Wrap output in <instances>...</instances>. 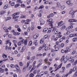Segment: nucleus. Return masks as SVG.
Instances as JSON below:
<instances>
[{
    "label": "nucleus",
    "instance_id": "f704fd0d",
    "mask_svg": "<svg viewBox=\"0 0 77 77\" xmlns=\"http://www.w3.org/2000/svg\"><path fill=\"white\" fill-rule=\"evenodd\" d=\"M42 72L44 74H47V72H47V71H46L45 72L43 71L42 72Z\"/></svg>",
    "mask_w": 77,
    "mask_h": 77
},
{
    "label": "nucleus",
    "instance_id": "052dcab7",
    "mask_svg": "<svg viewBox=\"0 0 77 77\" xmlns=\"http://www.w3.org/2000/svg\"><path fill=\"white\" fill-rule=\"evenodd\" d=\"M70 29L69 28V27H67V28H66V31H68V30H69Z\"/></svg>",
    "mask_w": 77,
    "mask_h": 77
},
{
    "label": "nucleus",
    "instance_id": "f3484780",
    "mask_svg": "<svg viewBox=\"0 0 77 77\" xmlns=\"http://www.w3.org/2000/svg\"><path fill=\"white\" fill-rule=\"evenodd\" d=\"M44 39H44V38H42L40 41V44H42V43H43V42H44Z\"/></svg>",
    "mask_w": 77,
    "mask_h": 77
},
{
    "label": "nucleus",
    "instance_id": "a19ab883",
    "mask_svg": "<svg viewBox=\"0 0 77 77\" xmlns=\"http://www.w3.org/2000/svg\"><path fill=\"white\" fill-rule=\"evenodd\" d=\"M34 75L33 73H31L29 75V77H33Z\"/></svg>",
    "mask_w": 77,
    "mask_h": 77
},
{
    "label": "nucleus",
    "instance_id": "423d86ee",
    "mask_svg": "<svg viewBox=\"0 0 77 77\" xmlns=\"http://www.w3.org/2000/svg\"><path fill=\"white\" fill-rule=\"evenodd\" d=\"M40 22V25H43L44 24V20L42 19H40L39 20Z\"/></svg>",
    "mask_w": 77,
    "mask_h": 77
},
{
    "label": "nucleus",
    "instance_id": "37998d69",
    "mask_svg": "<svg viewBox=\"0 0 77 77\" xmlns=\"http://www.w3.org/2000/svg\"><path fill=\"white\" fill-rule=\"evenodd\" d=\"M72 71H74L73 70V69H70V70L69 72L70 73V74H71V73H72Z\"/></svg>",
    "mask_w": 77,
    "mask_h": 77
},
{
    "label": "nucleus",
    "instance_id": "5fc2aeb1",
    "mask_svg": "<svg viewBox=\"0 0 77 77\" xmlns=\"http://www.w3.org/2000/svg\"><path fill=\"white\" fill-rule=\"evenodd\" d=\"M76 52L75 51H74L72 52V55H73V54H75Z\"/></svg>",
    "mask_w": 77,
    "mask_h": 77
},
{
    "label": "nucleus",
    "instance_id": "72a5a7b5",
    "mask_svg": "<svg viewBox=\"0 0 77 77\" xmlns=\"http://www.w3.org/2000/svg\"><path fill=\"white\" fill-rule=\"evenodd\" d=\"M15 66L14 64H11L10 65L11 68H15Z\"/></svg>",
    "mask_w": 77,
    "mask_h": 77
},
{
    "label": "nucleus",
    "instance_id": "c756f323",
    "mask_svg": "<svg viewBox=\"0 0 77 77\" xmlns=\"http://www.w3.org/2000/svg\"><path fill=\"white\" fill-rule=\"evenodd\" d=\"M8 7V5H5V6H4V9H6Z\"/></svg>",
    "mask_w": 77,
    "mask_h": 77
},
{
    "label": "nucleus",
    "instance_id": "4d7b16f0",
    "mask_svg": "<svg viewBox=\"0 0 77 77\" xmlns=\"http://www.w3.org/2000/svg\"><path fill=\"white\" fill-rule=\"evenodd\" d=\"M43 46H42L40 47L39 48V50H41V49H42V48H43Z\"/></svg>",
    "mask_w": 77,
    "mask_h": 77
},
{
    "label": "nucleus",
    "instance_id": "412c9836",
    "mask_svg": "<svg viewBox=\"0 0 77 77\" xmlns=\"http://www.w3.org/2000/svg\"><path fill=\"white\" fill-rule=\"evenodd\" d=\"M51 32V28H49L47 32V33H50Z\"/></svg>",
    "mask_w": 77,
    "mask_h": 77
},
{
    "label": "nucleus",
    "instance_id": "09e8293b",
    "mask_svg": "<svg viewBox=\"0 0 77 77\" xmlns=\"http://www.w3.org/2000/svg\"><path fill=\"white\" fill-rule=\"evenodd\" d=\"M64 60V57H63L61 59V62H62Z\"/></svg>",
    "mask_w": 77,
    "mask_h": 77
},
{
    "label": "nucleus",
    "instance_id": "ea45409f",
    "mask_svg": "<svg viewBox=\"0 0 77 77\" xmlns=\"http://www.w3.org/2000/svg\"><path fill=\"white\" fill-rule=\"evenodd\" d=\"M17 2L18 3H22V1H21V0H18L17 1Z\"/></svg>",
    "mask_w": 77,
    "mask_h": 77
},
{
    "label": "nucleus",
    "instance_id": "9b49d317",
    "mask_svg": "<svg viewBox=\"0 0 77 77\" xmlns=\"http://www.w3.org/2000/svg\"><path fill=\"white\" fill-rule=\"evenodd\" d=\"M62 23H63V21H61L60 23H58L57 24L58 26H57V27H59V26H60H60H62L61 24Z\"/></svg>",
    "mask_w": 77,
    "mask_h": 77
},
{
    "label": "nucleus",
    "instance_id": "b1692460",
    "mask_svg": "<svg viewBox=\"0 0 77 77\" xmlns=\"http://www.w3.org/2000/svg\"><path fill=\"white\" fill-rule=\"evenodd\" d=\"M23 42H24L23 43H24V45H27V39H26L25 41H24V40Z\"/></svg>",
    "mask_w": 77,
    "mask_h": 77
},
{
    "label": "nucleus",
    "instance_id": "f257e3e1",
    "mask_svg": "<svg viewBox=\"0 0 77 77\" xmlns=\"http://www.w3.org/2000/svg\"><path fill=\"white\" fill-rule=\"evenodd\" d=\"M48 23H49V25L50 26H51V28L52 29L53 32H54L55 30V29L54 27H53V19H48L47 20Z\"/></svg>",
    "mask_w": 77,
    "mask_h": 77
},
{
    "label": "nucleus",
    "instance_id": "aec40b11",
    "mask_svg": "<svg viewBox=\"0 0 77 77\" xmlns=\"http://www.w3.org/2000/svg\"><path fill=\"white\" fill-rule=\"evenodd\" d=\"M65 67H63L62 68V70H63V71H60V72H61L62 73H63V72H64V70H65Z\"/></svg>",
    "mask_w": 77,
    "mask_h": 77
},
{
    "label": "nucleus",
    "instance_id": "a878e982",
    "mask_svg": "<svg viewBox=\"0 0 77 77\" xmlns=\"http://www.w3.org/2000/svg\"><path fill=\"white\" fill-rule=\"evenodd\" d=\"M30 2H31V0H27V3L28 5H29L30 3Z\"/></svg>",
    "mask_w": 77,
    "mask_h": 77
},
{
    "label": "nucleus",
    "instance_id": "2eb2a0df",
    "mask_svg": "<svg viewBox=\"0 0 77 77\" xmlns=\"http://www.w3.org/2000/svg\"><path fill=\"white\" fill-rule=\"evenodd\" d=\"M5 11H0V15H2L3 14H5Z\"/></svg>",
    "mask_w": 77,
    "mask_h": 77
},
{
    "label": "nucleus",
    "instance_id": "20e7f679",
    "mask_svg": "<svg viewBox=\"0 0 77 77\" xmlns=\"http://www.w3.org/2000/svg\"><path fill=\"white\" fill-rule=\"evenodd\" d=\"M39 35L38 33L35 34L33 37V39H36L38 37H39Z\"/></svg>",
    "mask_w": 77,
    "mask_h": 77
},
{
    "label": "nucleus",
    "instance_id": "c9c22d12",
    "mask_svg": "<svg viewBox=\"0 0 77 77\" xmlns=\"http://www.w3.org/2000/svg\"><path fill=\"white\" fill-rule=\"evenodd\" d=\"M2 57L4 58H6V57H7V55L5 54H3L2 55Z\"/></svg>",
    "mask_w": 77,
    "mask_h": 77
},
{
    "label": "nucleus",
    "instance_id": "cd10ccee",
    "mask_svg": "<svg viewBox=\"0 0 77 77\" xmlns=\"http://www.w3.org/2000/svg\"><path fill=\"white\" fill-rule=\"evenodd\" d=\"M48 28H45L44 30H43V31L44 32H46V31H47V30H48Z\"/></svg>",
    "mask_w": 77,
    "mask_h": 77
},
{
    "label": "nucleus",
    "instance_id": "dca6fc26",
    "mask_svg": "<svg viewBox=\"0 0 77 77\" xmlns=\"http://www.w3.org/2000/svg\"><path fill=\"white\" fill-rule=\"evenodd\" d=\"M62 64H61L59 66H58V67L57 68V69H56L55 70V71H56L58 69H59V68H61V67L62 66Z\"/></svg>",
    "mask_w": 77,
    "mask_h": 77
},
{
    "label": "nucleus",
    "instance_id": "2f4dec72",
    "mask_svg": "<svg viewBox=\"0 0 77 77\" xmlns=\"http://www.w3.org/2000/svg\"><path fill=\"white\" fill-rule=\"evenodd\" d=\"M15 68H16V69H20V67L18 66V64L16 65Z\"/></svg>",
    "mask_w": 77,
    "mask_h": 77
},
{
    "label": "nucleus",
    "instance_id": "f8f14e48",
    "mask_svg": "<svg viewBox=\"0 0 77 77\" xmlns=\"http://www.w3.org/2000/svg\"><path fill=\"white\" fill-rule=\"evenodd\" d=\"M70 25V26H69V29H72V28H73V26H72V25L73 24V23H69Z\"/></svg>",
    "mask_w": 77,
    "mask_h": 77
},
{
    "label": "nucleus",
    "instance_id": "4be33fe9",
    "mask_svg": "<svg viewBox=\"0 0 77 77\" xmlns=\"http://www.w3.org/2000/svg\"><path fill=\"white\" fill-rule=\"evenodd\" d=\"M77 38L75 37L73 38L72 39V41L73 42H75V41H77Z\"/></svg>",
    "mask_w": 77,
    "mask_h": 77
},
{
    "label": "nucleus",
    "instance_id": "bf43d9fd",
    "mask_svg": "<svg viewBox=\"0 0 77 77\" xmlns=\"http://www.w3.org/2000/svg\"><path fill=\"white\" fill-rule=\"evenodd\" d=\"M14 2H13L12 3H11V6H14V5H15L14 4Z\"/></svg>",
    "mask_w": 77,
    "mask_h": 77
},
{
    "label": "nucleus",
    "instance_id": "e433bc0d",
    "mask_svg": "<svg viewBox=\"0 0 77 77\" xmlns=\"http://www.w3.org/2000/svg\"><path fill=\"white\" fill-rule=\"evenodd\" d=\"M32 45V41H30L29 42V46H31V45Z\"/></svg>",
    "mask_w": 77,
    "mask_h": 77
},
{
    "label": "nucleus",
    "instance_id": "0eeeda50",
    "mask_svg": "<svg viewBox=\"0 0 77 77\" xmlns=\"http://www.w3.org/2000/svg\"><path fill=\"white\" fill-rule=\"evenodd\" d=\"M23 42L24 40L19 41V42L17 43L18 45H21V44H23Z\"/></svg>",
    "mask_w": 77,
    "mask_h": 77
},
{
    "label": "nucleus",
    "instance_id": "473e14b6",
    "mask_svg": "<svg viewBox=\"0 0 77 77\" xmlns=\"http://www.w3.org/2000/svg\"><path fill=\"white\" fill-rule=\"evenodd\" d=\"M19 64L20 66H23V63L21 62H20L19 63Z\"/></svg>",
    "mask_w": 77,
    "mask_h": 77
},
{
    "label": "nucleus",
    "instance_id": "8fccbe9b",
    "mask_svg": "<svg viewBox=\"0 0 77 77\" xmlns=\"http://www.w3.org/2000/svg\"><path fill=\"white\" fill-rule=\"evenodd\" d=\"M19 17V16H16L13 17V19H14V18H18Z\"/></svg>",
    "mask_w": 77,
    "mask_h": 77
},
{
    "label": "nucleus",
    "instance_id": "603ef678",
    "mask_svg": "<svg viewBox=\"0 0 77 77\" xmlns=\"http://www.w3.org/2000/svg\"><path fill=\"white\" fill-rule=\"evenodd\" d=\"M10 42V40H8L6 42V44H9Z\"/></svg>",
    "mask_w": 77,
    "mask_h": 77
},
{
    "label": "nucleus",
    "instance_id": "0e129e2a",
    "mask_svg": "<svg viewBox=\"0 0 77 77\" xmlns=\"http://www.w3.org/2000/svg\"><path fill=\"white\" fill-rule=\"evenodd\" d=\"M70 64H71L69 63V64H68V65H67L66 66V67L68 68V67H69L70 66Z\"/></svg>",
    "mask_w": 77,
    "mask_h": 77
},
{
    "label": "nucleus",
    "instance_id": "774afa93",
    "mask_svg": "<svg viewBox=\"0 0 77 77\" xmlns=\"http://www.w3.org/2000/svg\"><path fill=\"white\" fill-rule=\"evenodd\" d=\"M44 8L43 6H40V7L39 8V9H42V8Z\"/></svg>",
    "mask_w": 77,
    "mask_h": 77
},
{
    "label": "nucleus",
    "instance_id": "9d476101",
    "mask_svg": "<svg viewBox=\"0 0 77 77\" xmlns=\"http://www.w3.org/2000/svg\"><path fill=\"white\" fill-rule=\"evenodd\" d=\"M70 50H71L69 48V47H67V50L65 51V53H67V52H69V51H70Z\"/></svg>",
    "mask_w": 77,
    "mask_h": 77
},
{
    "label": "nucleus",
    "instance_id": "1a4fd4ad",
    "mask_svg": "<svg viewBox=\"0 0 77 77\" xmlns=\"http://www.w3.org/2000/svg\"><path fill=\"white\" fill-rule=\"evenodd\" d=\"M26 68H27V66H23L22 71L23 72H24L25 71H26Z\"/></svg>",
    "mask_w": 77,
    "mask_h": 77
},
{
    "label": "nucleus",
    "instance_id": "680f3d73",
    "mask_svg": "<svg viewBox=\"0 0 77 77\" xmlns=\"http://www.w3.org/2000/svg\"><path fill=\"white\" fill-rule=\"evenodd\" d=\"M22 49V50H25L26 49V47L25 46H23Z\"/></svg>",
    "mask_w": 77,
    "mask_h": 77
},
{
    "label": "nucleus",
    "instance_id": "13d9d810",
    "mask_svg": "<svg viewBox=\"0 0 77 77\" xmlns=\"http://www.w3.org/2000/svg\"><path fill=\"white\" fill-rule=\"evenodd\" d=\"M34 26H32L31 27V30H33V29H34Z\"/></svg>",
    "mask_w": 77,
    "mask_h": 77
},
{
    "label": "nucleus",
    "instance_id": "4c0bfd02",
    "mask_svg": "<svg viewBox=\"0 0 77 77\" xmlns=\"http://www.w3.org/2000/svg\"><path fill=\"white\" fill-rule=\"evenodd\" d=\"M48 38V35H46L44 37V38H45V39H46V38Z\"/></svg>",
    "mask_w": 77,
    "mask_h": 77
},
{
    "label": "nucleus",
    "instance_id": "58836bf2",
    "mask_svg": "<svg viewBox=\"0 0 77 77\" xmlns=\"http://www.w3.org/2000/svg\"><path fill=\"white\" fill-rule=\"evenodd\" d=\"M48 62V59H45V63H47V62Z\"/></svg>",
    "mask_w": 77,
    "mask_h": 77
},
{
    "label": "nucleus",
    "instance_id": "a211bd4d",
    "mask_svg": "<svg viewBox=\"0 0 77 77\" xmlns=\"http://www.w3.org/2000/svg\"><path fill=\"white\" fill-rule=\"evenodd\" d=\"M69 14H70L71 15H72L74 14V12L72 11H70L69 12Z\"/></svg>",
    "mask_w": 77,
    "mask_h": 77
},
{
    "label": "nucleus",
    "instance_id": "393cba45",
    "mask_svg": "<svg viewBox=\"0 0 77 77\" xmlns=\"http://www.w3.org/2000/svg\"><path fill=\"white\" fill-rule=\"evenodd\" d=\"M77 67L76 66H75L73 68V69H73V71H75L77 69Z\"/></svg>",
    "mask_w": 77,
    "mask_h": 77
},
{
    "label": "nucleus",
    "instance_id": "e2e57ef3",
    "mask_svg": "<svg viewBox=\"0 0 77 77\" xmlns=\"http://www.w3.org/2000/svg\"><path fill=\"white\" fill-rule=\"evenodd\" d=\"M8 37L9 38H12V35H8Z\"/></svg>",
    "mask_w": 77,
    "mask_h": 77
},
{
    "label": "nucleus",
    "instance_id": "338daca9",
    "mask_svg": "<svg viewBox=\"0 0 77 77\" xmlns=\"http://www.w3.org/2000/svg\"><path fill=\"white\" fill-rule=\"evenodd\" d=\"M42 56V54H37V56Z\"/></svg>",
    "mask_w": 77,
    "mask_h": 77
},
{
    "label": "nucleus",
    "instance_id": "de8ad7c7",
    "mask_svg": "<svg viewBox=\"0 0 77 77\" xmlns=\"http://www.w3.org/2000/svg\"><path fill=\"white\" fill-rule=\"evenodd\" d=\"M45 51H47L48 50V47L47 46H46L45 48Z\"/></svg>",
    "mask_w": 77,
    "mask_h": 77
},
{
    "label": "nucleus",
    "instance_id": "c85d7f7f",
    "mask_svg": "<svg viewBox=\"0 0 77 77\" xmlns=\"http://www.w3.org/2000/svg\"><path fill=\"white\" fill-rule=\"evenodd\" d=\"M23 27L24 29H27V26L26 25H25L23 26Z\"/></svg>",
    "mask_w": 77,
    "mask_h": 77
},
{
    "label": "nucleus",
    "instance_id": "69168bd1",
    "mask_svg": "<svg viewBox=\"0 0 77 77\" xmlns=\"http://www.w3.org/2000/svg\"><path fill=\"white\" fill-rule=\"evenodd\" d=\"M61 47H64V44L63 43H62L61 45Z\"/></svg>",
    "mask_w": 77,
    "mask_h": 77
},
{
    "label": "nucleus",
    "instance_id": "ddd939ff",
    "mask_svg": "<svg viewBox=\"0 0 77 77\" xmlns=\"http://www.w3.org/2000/svg\"><path fill=\"white\" fill-rule=\"evenodd\" d=\"M58 32H59V30H58V29H55L54 31V33L56 35V34H57L58 33Z\"/></svg>",
    "mask_w": 77,
    "mask_h": 77
},
{
    "label": "nucleus",
    "instance_id": "a18cd8bd",
    "mask_svg": "<svg viewBox=\"0 0 77 77\" xmlns=\"http://www.w3.org/2000/svg\"><path fill=\"white\" fill-rule=\"evenodd\" d=\"M74 77H77V71H76V72L75 73L74 75Z\"/></svg>",
    "mask_w": 77,
    "mask_h": 77
},
{
    "label": "nucleus",
    "instance_id": "7c9ffc66",
    "mask_svg": "<svg viewBox=\"0 0 77 77\" xmlns=\"http://www.w3.org/2000/svg\"><path fill=\"white\" fill-rule=\"evenodd\" d=\"M72 20V23L73 22H76L77 20L74 19H71Z\"/></svg>",
    "mask_w": 77,
    "mask_h": 77
},
{
    "label": "nucleus",
    "instance_id": "c03bdc74",
    "mask_svg": "<svg viewBox=\"0 0 77 77\" xmlns=\"http://www.w3.org/2000/svg\"><path fill=\"white\" fill-rule=\"evenodd\" d=\"M20 6V4H17L15 5V8H17V7H18V6Z\"/></svg>",
    "mask_w": 77,
    "mask_h": 77
},
{
    "label": "nucleus",
    "instance_id": "6e6d98bb",
    "mask_svg": "<svg viewBox=\"0 0 77 77\" xmlns=\"http://www.w3.org/2000/svg\"><path fill=\"white\" fill-rule=\"evenodd\" d=\"M57 39H58V37H56L54 39V41H57Z\"/></svg>",
    "mask_w": 77,
    "mask_h": 77
},
{
    "label": "nucleus",
    "instance_id": "49530a36",
    "mask_svg": "<svg viewBox=\"0 0 77 77\" xmlns=\"http://www.w3.org/2000/svg\"><path fill=\"white\" fill-rule=\"evenodd\" d=\"M41 65H42V63H40L38 64L37 66V67L38 68L39 67V66Z\"/></svg>",
    "mask_w": 77,
    "mask_h": 77
},
{
    "label": "nucleus",
    "instance_id": "7ed1b4c3",
    "mask_svg": "<svg viewBox=\"0 0 77 77\" xmlns=\"http://www.w3.org/2000/svg\"><path fill=\"white\" fill-rule=\"evenodd\" d=\"M77 33L76 34H71L69 35V38H72V37H75V36H77Z\"/></svg>",
    "mask_w": 77,
    "mask_h": 77
},
{
    "label": "nucleus",
    "instance_id": "3c124183",
    "mask_svg": "<svg viewBox=\"0 0 77 77\" xmlns=\"http://www.w3.org/2000/svg\"><path fill=\"white\" fill-rule=\"evenodd\" d=\"M65 26H63L61 27V29H62V30H63V29H65Z\"/></svg>",
    "mask_w": 77,
    "mask_h": 77
},
{
    "label": "nucleus",
    "instance_id": "5701e85b",
    "mask_svg": "<svg viewBox=\"0 0 77 77\" xmlns=\"http://www.w3.org/2000/svg\"><path fill=\"white\" fill-rule=\"evenodd\" d=\"M11 18L10 17H7L5 19L6 21H8V20H11Z\"/></svg>",
    "mask_w": 77,
    "mask_h": 77
},
{
    "label": "nucleus",
    "instance_id": "f03ea898",
    "mask_svg": "<svg viewBox=\"0 0 77 77\" xmlns=\"http://www.w3.org/2000/svg\"><path fill=\"white\" fill-rule=\"evenodd\" d=\"M71 63H72L73 65H76L77 63V60L74 61V59H73V57H71L68 60Z\"/></svg>",
    "mask_w": 77,
    "mask_h": 77
},
{
    "label": "nucleus",
    "instance_id": "4468645a",
    "mask_svg": "<svg viewBox=\"0 0 77 77\" xmlns=\"http://www.w3.org/2000/svg\"><path fill=\"white\" fill-rule=\"evenodd\" d=\"M37 40H35L33 42V43L34 44L35 46H37L38 45V43L37 42Z\"/></svg>",
    "mask_w": 77,
    "mask_h": 77
},
{
    "label": "nucleus",
    "instance_id": "39448f33",
    "mask_svg": "<svg viewBox=\"0 0 77 77\" xmlns=\"http://www.w3.org/2000/svg\"><path fill=\"white\" fill-rule=\"evenodd\" d=\"M66 3L67 5H68L69 6H71L72 5V3H71V1H67Z\"/></svg>",
    "mask_w": 77,
    "mask_h": 77
},
{
    "label": "nucleus",
    "instance_id": "bb28decb",
    "mask_svg": "<svg viewBox=\"0 0 77 77\" xmlns=\"http://www.w3.org/2000/svg\"><path fill=\"white\" fill-rule=\"evenodd\" d=\"M61 8L62 10H63L65 8V6L64 5H63L61 7Z\"/></svg>",
    "mask_w": 77,
    "mask_h": 77
},
{
    "label": "nucleus",
    "instance_id": "6e6552de",
    "mask_svg": "<svg viewBox=\"0 0 77 77\" xmlns=\"http://www.w3.org/2000/svg\"><path fill=\"white\" fill-rule=\"evenodd\" d=\"M68 57H65L64 58V63H66V62L68 61Z\"/></svg>",
    "mask_w": 77,
    "mask_h": 77
},
{
    "label": "nucleus",
    "instance_id": "6ab92c4d",
    "mask_svg": "<svg viewBox=\"0 0 77 77\" xmlns=\"http://www.w3.org/2000/svg\"><path fill=\"white\" fill-rule=\"evenodd\" d=\"M53 15H54L53 14H50L49 16H48V18H50V17H53Z\"/></svg>",
    "mask_w": 77,
    "mask_h": 77
},
{
    "label": "nucleus",
    "instance_id": "864d4df0",
    "mask_svg": "<svg viewBox=\"0 0 77 77\" xmlns=\"http://www.w3.org/2000/svg\"><path fill=\"white\" fill-rule=\"evenodd\" d=\"M55 49V51H58V50H59V47H57Z\"/></svg>",
    "mask_w": 77,
    "mask_h": 77
},
{
    "label": "nucleus",
    "instance_id": "79ce46f5",
    "mask_svg": "<svg viewBox=\"0 0 77 77\" xmlns=\"http://www.w3.org/2000/svg\"><path fill=\"white\" fill-rule=\"evenodd\" d=\"M21 7H22V8H25V7H26L25 5H24V4H21Z\"/></svg>",
    "mask_w": 77,
    "mask_h": 77
}]
</instances>
